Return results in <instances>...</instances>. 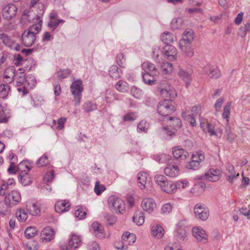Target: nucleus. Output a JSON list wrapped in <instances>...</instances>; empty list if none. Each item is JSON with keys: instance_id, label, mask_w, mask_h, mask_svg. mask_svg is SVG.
<instances>
[{"instance_id": "obj_47", "label": "nucleus", "mask_w": 250, "mask_h": 250, "mask_svg": "<svg viewBox=\"0 0 250 250\" xmlns=\"http://www.w3.org/2000/svg\"><path fill=\"white\" fill-rule=\"evenodd\" d=\"M28 217L27 213L23 209L20 208L17 212V219L20 222H25Z\"/></svg>"}, {"instance_id": "obj_9", "label": "nucleus", "mask_w": 250, "mask_h": 250, "mask_svg": "<svg viewBox=\"0 0 250 250\" xmlns=\"http://www.w3.org/2000/svg\"><path fill=\"white\" fill-rule=\"evenodd\" d=\"M136 235L134 233H130L125 232L123 233L122 237V245L121 246L117 247L118 250H126L128 245L133 244L136 241Z\"/></svg>"}, {"instance_id": "obj_18", "label": "nucleus", "mask_w": 250, "mask_h": 250, "mask_svg": "<svg viewBox=\"0 0 250 250\" xmlns=\"http://www.w3.org/2000/svg\"><path fill=\"white\" fill-rule=\"evenodd\" d=\"M163 53L170 61H174L177 59V49L173 46L166 45L163 48Z\"/></svg>"}, {"instance_id": "obj_32", "label": "nucleus", "mask_w": 250, "mask_h": 250, "mask_svg": "<svg viewBox=\"0 0 250 250\" xmlns=\"http://www.w3.org/2000/svg\"><path fill=\"white\" fill-rule=\"evenodd\" d=\"M0 39L2 41L4 44L8 46L10 48L16 50V44L15 42L12 41L10 38L6 34L0 33Z\"/></svg>"}, {"instance_id": "obj_34", "label": "nucleus", "mask_w": 250, "mask_h": 250, "mask_svg": "<svg viewBox=\"0 0 250 250\" xmlns=\"http://www.w3.org/2000/svg\"><path fill=\"white\" fill-rule=\"evenodd\" d=\"M162 41L166 45L172 43L175 39V37L174 35L168 32H164L162 34L161 36Z\"/></svg>"}, {"instance_id": "obj_62", "label": "nucleus", "mask_w": 250, "mask_h": 250, "mask_svg": "<svg viewBox=\"0 0 250 250\" xmlns=\"http://www.w3.org/2000/svg\"><path fill=\"white\" fill-rule=\"evenodd\" d=\"M125 83L122 81H119L116 84L117 89L121 92H125L127 90V87L125 85Z\"/></svg>"}, {"instance_id": "obj_51", "label": "nucleus", "mask_w": 250, "mask_h": 250, "mask_svg": "<svg viewBox=\"0 0 250 250\" xmlns=\"http://www.w3.org/2000/svg\"><path fill=\"white\" fill-rule=\"evenodd\" d=\"M177 188L176 184L173 183L171 181L168 182L167 184V186L165 187V192L167 193H173L176 191Z\"/></svg>"}, {"instance_id": "obj_55", "label": "nucleus", "mask_w": 250, "mask_h": 250, "mask_svg": "<svg viewBox=\"0 0 250 250\" xmlns=\"http://www.w3.org/2000/svg\"><path fill=\"white\" fill-rule=\"evenodd\" d=\"M154 180L156 183L161 188L167 179L164 175H157L155 176Z\"/></svg>"}, {"instance_id": "obj_36", "label": "nucleus", "mask_w": 250, "mask_h": 250, "mask_svg": "<svg viewBox=\"0 0 250 250\" xmlns=\"http://www.w3.org/2000/svg\"><path fill=\"white\" fill-rule=\"evenodd\" d=\"M133 221L138 226L142 225L145 222V216L143 212L136 213L133 217Z\"/></svg>"}, {"instance_id": "obj_31", "label": "nucleus", "mask_w": 250, "mask_h": 250, "mask_svg": "<svg viewBox=\"0 0 250 250\" xmlns=\"http://www.w3.org/2000/svg\"><path fill=\"white\" fill-rule=\"evenodd\" d=\"M164 234L163 228L158 224H154L151 228V234L153 237L157 239L162 237Z\"/></svg>"}, {"instance_id": "obj_48", "label": "nucleus", "mask_w": 250, "mask_h": 250, "mask_svg": "<svg viewBox=\"0 0 250 250\" xmlns=\"http://www.w3.org/2000/svg\"><path fill=\"white\" fill-rule=\"evenodd\" d=\"M182 115L183 118L189 122L192 126H195L197 124L195 116L190 114L187 115V113L185 112H183Z\"/></svg>"}, {"instance_id": "obj_4", "label": "nucleus", "mask_w": 250, "mask_h": 250, "mask_svg": "<svg viewBox=\"0 0 250 250\" xmlns=\"http://www.w3.org/2000/svg\"><path fill=\"white\" fill-rule=\"evenodd\" d=\"M29 79L32 82V84L33 85L36 83V81L33 77H30L29 79H25V74H21L18 75L17 73V87L21 86L19 87H17V90L19 93V95L23 97L28 94L30 89L32 88V86H30L29 88Z\"/></svg>"}, {"instance_id": "obj_22", "label": "nucleus", "mask_w": 250, "mask_h": 250, "mask_svg": "<svg viewBox=\"0 0 250 250\" xmlns=\"http://www.w3.org/2000/svg\"><path fill=\"white\" fill-rule=\"evenodd\" d=\"M173 155L175 158L182 160H186L189 157L188 153L179 146H175L173 148Z\"/></svg>"}, {"instance_id": "obj_43", "label": "nucleus", "mask_w": 250, "mask_h": 250, "mask_svg": "<svg viewBox=\"0 0 250 250\" xmlns=\"http://www.w3.org/2000/svg\"><path fill=\"white\" fill-rule=\"evenodd\" d=\"M225 136L226 140L229 143H232L236 137V135L233 133L229 126H227L225 130Z\"/></svg>"}, {"instance_id": "obj_53", "label": "nucleus", "mask_w": 250, "mask_h": 250, "mask_svg": "<svg viewBox=\"0 0 250 250\" xmlns=\"http://www.w3.org/2000/svg\"><path fill=\"white\" fill-rule=\"evenodd\" d=\"M106 188L104 185L101 184L99 181H97L94 187V192L97 195H100Z\"/></svg>"}, {"instance_id": "obj_46", "label": "nucleus", "mask_w": 250, "mask_h": 250, "mask_svg": "<svg viewBox=\"0 0 250 250\" xmlns=\"http://www.w3.org/2000/svg\"><path fill=\"white\" fill-rule=\"evenodd\" d=\"M130 92L131 95L136 99H140L143 95V91L135 86L131 87Z\"/></svg>"}, {"instance_id": "obj_23", "label": "nucleus", "mask_w": 250, "mask_h": 250, "mask_svg": "<svg viewBox=\"0 0 250 250\" xmlns=\"http://www.w3.org/2000/svg\"><path fill=\"white\" fill-rule=\"evenodd\" d=\"M200 127L204 131L208 132L210 136H218L213 124L207 121H201Z\"/></svg>"}, {"instance_id": "obj_59", "label": "nucleus", "mask_w": 250, "mask_h": 250, "mask_svg": "<svg viewBox=\"0 0 250 250\" xmlns=\"http://www.w3.org/2000/svg\"><path fill=\"white\" fill-rule=\"evenodd\" d=\"M176 188L184 189L189 186V182L187 180H179L176 183Z\"/></svg>"}, {"instance_id": "obj_11", "label": "nucleus", "mask_w": 250, "mask_h": 250, "mask_svg": "<svg viewBox=\"0 0 250 250\" xmlns=\"http://www.w3.org/2000/svg\"><path fill=\"white\" fill-rule=\"evenodd\" d=\"M38 11L37 13L35 14L33 12L27 11L28 13V23L29 22H37L36 24L39 22L40 20L42 21V17L44 12V5L42 3H39L38 4Z\"/></svg>"}, {"instance_id": "obj_40", "label": "nucleus", "mask_w": 250, "mask_h": 250, "mask_svg": "<svg viewBox=\"0 0 250 250\" xmlns=\"http://www.w3.org/2000/svg\"><path fill=\"white\" fill-rule=\"evenodd\" d=\"M18 178L21 184L24 186L29 185L31 182V178L29 177L28 173L26 174L20 173Z\"/></svg>"}, {"instance_id": "obj_7", "label": "nucleus", "mask_w": 250, "mask_h": 250, "mask_svg": "<svg viewBox=\"0 0 250 250\" xmlns=\"http://www.w3.org/2000/svg\"><path fill=\"white\" fill-rule=\"evenodd\" d=\"M205 159L204 154L203 151H199L196 154H193L191 161L186 166L188 169L197 170L199 168L200 163Z\"/></svg>"}, {"instance_id": "obj_15", "label": "nucleus", "mask_w": 250, "mask_h": 250, "mask_svg": "<svg viewBox=\"0 0 250 250\" xmlns=\"http://www.w3.org/2000/svg\"><path fill=\"white\" fill-rule=\"evenodd\" d=\"M203 72L212 79H217L221 76L220 70L217 67L208 64L203 68Z\"/></svg>"}, {"instance_id": "obj_2", "label": "nucleus", "mask_w": 250, "mask_h": 250, "mask_svg": "<svg viewBox=\"0 0 250 250\" xmlns=\"http://www.w3.org/2000/svg\"><path fill=\"white\" fill-rule=\"evenodd\" d=\"M16 181L14 178H9L7 181L3 183L0 187V194L5 195V203L9 206H14L16 205L15 199Z\"/></svg>"}, {"instance_id": "obj_60", "label": "nucleus", "mask_w": 250, "mask_h": 250, "mask_svg": "<svg viewBox=\"0 0 250 250\" xmlns=\"http://www.w3.org/2000/svg\"><path fill=\"white\" fill-rule=\"evenodd\" d=\"M48 157L46 155L42 156L36 163L38 167H42L48 164Z\"/></svg>"}, {"instance_id": "obj_21", "label": "nucleus", "mask_w": 250, "mask_h": 250, "mask_svg": "<svg viewBox=\"0 0 250 250\" xmlns=\"http://www.w3.org/2000/svg\"><path fill=\"white\" fill-rule=\"evenodd\" d=\"M225 175L229 183H232L239 176V173L236 174V171L234 170V167L231 164H228L226 166Z\"/></svg>"}, {"instance_id": "obj_42", "label": "nucleus", "mask_w": 250, "mask_h": 250, "mask_svg": "<svg viewBox=\"0 0 250 250\" xmlns=\"http://www.w3.org/2000/svg\"><path fill=\"white\" fill-rule=\"evenodd\" d=\"M109 74L112 78L117 79L121 77V73L119 71L118 67L116 65H112L109 70Z\"/></svg>"}, {"instance_id": "obj_61", "label": "nucleus", "mask_w": 250, "mask_h": 250, "mask_svg": "<svg viewBox=\"0 0 250 250\" xmlns=\"http://www.w3.org/2000/svg\"><path fill=\"white\" fill-rule=\"evenodd\" d=\"M117 62L118 65L121 67H124L125 61V58L124 55L122 53H119L117 56Z\"/></svg>"}, {"instance_id": "obj_30", "label": "nucleus", "mask_w": 250, "mask_h": 250, "mask_svg": "<svg viewBox=\"0 0 250 250\" xmlns=\"http://www.w3.org/2000/svg\"><path fill=\"white\" fill-rule=\"evenodd\" d=\"M15 76V69L13 66L7 68L4 74V82L6 83H11Z\"/></svg>"}, {"instance_id": "obj_19", "label": "nucleus", "mask_w": 250, "mask_h": 250, "mask_svg": "<svg viewBox=\"0 0 250 250\" xmlns=\"http://www.w3.org/2000/svg\"><path fill=\"white\" fill-rule=\"evenodd\" d=\"M55 235V231L50 227H47L42 230L41 236L42 242H49L54 239Z\"/></svg>"}, {"instance_id": "obj_37", "label": "nucleus", "mask_w": 250, "mask_h": 250, "mask_svg": "<svg viewBox=\"0 0 250 250\" xmlns=\"http://www.w3.org/2000/svg\"><path fill=\"white\" fill-rule=\"evenodd\" d=\"M156 75H151V74L143 73H142V78L143 79L144 82L149 85H152L154 83V82L155 81V77Z\"/></svg>"}, {"instance_id": "obj_14", "label": "nucleus", "mask_w": 250, "mask_h": 250, "mask_svg": "<svg viewBox=\"0 0 250 250\" xmlns=\"http://www.w3.org/2000/svg\"><path fill=\"white\" fill-rule=\"evenodd\" d=\"M141 206L144 211L148 213H151L156 208V204L153 199L146 198L142 201Z\"/></svg>"}, {"instance_id": "obj_52", "label": "nucleus", "mask_w": 250, "mask_h": 250, "mask_svg": "<svg viewBox=\"0 0 250 250\" xmlns=\"http://www.w3.org/2000/svg\"><path fill=\"white\" fill-rule=\"evenodd\" d=\"M54 178H55L54 171L52 169H51V170L48 171L46 173V174L43 178V180L45 183H50L53 181V180L54 179Z\"/></svg>"}, {"instance_id": "obj_29", "label": "nucleus", "mask_w": 250, "mask_h": 250, "mask_svg": "<svg viewBox=\"0 0 250 250\" xmlns=\"http://www.w3.org/2000/svg\"><path fill=\"white\" fill-rule=\"evenodd\" d=\"M32 165L27 161L21 162L17 167V172L20 173L26 174L32 168Z\"/></svg>"}, {"instance_id": "obj_35", "label": "nucleus", "mask_w": 250, "mask_h": 250, "mask_svg": "<svg viewBox=\"0 0 250 250\" xmlns=\"http://www.w3.org/2000/svg\"><path fill=\"white\" fill-rule=\"evenodd\" d=\"M179 46L182 52L188 57H192L194 52L191 47L190 43L182 44L179 43Z\"/></svg>"}, {"instance_id": "obj_12", "label": "nucleus", "mask_w": 250, "mask_h": 250, "mask_svg": "<svg viewBox=\"0 0 250 250\" xmlns=\"http://www.w3.org/2000/svg\"><path fill=\"white\" fill-rule=\"evenodd\" d=\"M138 186L141 189H144L150 186L151 178L146 172H140L138 174Z\"/></svg>"}, {"instance_id": "obj_41", "label": "nucleus", "mask_w": 250, "mask_h": 250, "mask_svg": "<svg viewBox=\"0 0 250 250\" xmlns=\"http://www.w3.org/2000/svg\"><path fill=\"white\" fill-rule=\"evenodd\" d=\"M231 105V102H228L226 104L225 106H224L223 113L222 114V118L226 120V122L227 124H228L229 121V118L230 115V110Z\"/></svg>"}, {"instance_id": "obj_10", "label": "nucleus", "mask_w": 250, "mask_h": 250, "mask_svg": "<svg viewBox=\"0 0 250 250\" xmlns=\"http://www.w3.org/2000/svg\"><path fill=\"white\" fill-rule=\"evenodd\" d=\"M221 176V171L218 169H210L206 172L204 176H197L196 179L203 180L206 179L210 182H216L219 180Z\"/></svg>"}, {"instance_id": "obj_56", "label": "nucleus", "mask_w": 250, "mask_h": 250, "mask_svg": "<svg viewBox=\"0 0 250 250\" xmlns=\"http://www.w3.org/2000/svg\"><path fill=\"white\" fill-rule=\"evenodd\" d=\"M64 22V21L62 19L49 20L48 23V26L54 30L58 26L60 23H63Z\"/></svg>"}, {"instance_id": "obj_26", "label": "nucleus", "mask_w": 250, "mask_h": 250, "mask_svg": "<svg viewBox=\"0 0 250 250\" xmlns=\"http://www.w3.org/2000/svg\"><path fill=\"white\" fill-rule=\"evenodd\" d=\"M82 242L81 237L76 234H72L69 241L70 249L75 250L78 248Z\"/></svg>"}, {"instance_id": "obj_57", "label": "nucleus", "mask_w": 250, "mask_h": 250, "mask_svg": "<svg viewBox=\"0 0 250 250\" xmlns=\"http://www.w3.org/2000/svg\"><path fill=\"white\" fill-rule=\"evenodd\" d=\"M148 128V124L145 120L141 121L138 125L137 129L138 132H146Z\"/></svg>"}, {"instance_id": "obj_38", "label": "nucleus", "mask_w": 250, "mask_h": 250, "mask_svg": "<svg viewBox=\"0 0 250 250\" xmlns=\"http://www.w3.org/2000/svg\"><path fill=\"white\" fill-rule=\"evenodd\" d=\"M161 67L162 72L165 74H170L173 70V65L168 62H163Z\"/></svg>"}, {"instance_id": "obj_27", "label": "nucleus", "mask_w": 250, "mask_h": 250, "mask_svg": "<svg viewBox=\"0 0 250 250\" xmlns=\"http://www.w3.org/2000/svg\"><path fill=\"white\" fill-rule=\"evenodd\" d=\"M91 229L95 236L99 238H104V228L100 224L97 222L93 223L91 226Z\"/></svg>"}, {"instance_id": "obj_39", "label": "nucleus", "mask_w": 250, "mask_h": 250, "mask_svg": "<svg viewBox=\"0 0 250 250\" xmlns=\"http://www.w3.org/2000/svg\"><path fill=\"white\" fill-rule=\"evenodd\" d=\"M167 120L171 122L169 123L170 125L173 126L176 130L177 128H180L182 125L181 120L176 117H168Z\"/></svg>"}, {"instance_id": "obj_20", "label": "nucleus", "mask_w": 250, "mask_h": 250, "mask_svg": "<svg viewBox=\"0 0 250 250\" xmlns=\"http://www.w3.org/2000/svg\"><path fill=\"white\" fill-rule=\"evenodd\" d=\"M26 208L32 216H37L41 214V208L37 203L28 201Z\"/></svg>"}, {"instance_id": "obj_6", "label": "nucleus", "mask_w": 250, "mask_h": 250, "mask_svg": "<svg viewBox=\"0 0 250 250\" xmlns=\"http://www.w3.org/2000/svg\"><path fill=\"white\" fill-rule=\"evenodd\" d=\"M71 92L74 96V101L76 105L80 104L82 97V92L83 90L82 81L77 80L72 83L70 86Z\"/></svg>"}, {"instance_id": "obj_54", "label": "nucleus", "mask_w": 250, "mask_h": 250, "mask_svg": "<svg viewBox=\"0 0 250 250\" xmlns=\"http://www.w3.org/2000/svg\"><path fill=\"white\" fill-rule=\"evenodd\" d=\"M78 208L75 210L74 215L79 219H83L85 218L86 213L82 207H77Z\"/></svg>"}, {"instance_id": "obj_45", "label": "nucleus", "mask_w": 250, "mask_h": 250, "mask_svg": "<svg viewBox=\"0 0 250 250\" xmlns=\"http://www.w3.org/2000/svg\"><path fill=\"white\" fill-rule=\"evenodd\" d=\"M183 21L181 18L173 19L171 22V27L173 29H180L183 24Z\"/></svg>"}, {"instance_id": "obj_17", "label": "nucleus", "mask_w": 250, "mask_h": 250, "mask_svg": "<svg viewBox=\"0 0 250 250\" xmlns=\"http://www.w3.org/2000/svg\"><path fill=\"white\" fill-rule=\"evenodd\" d=\"M16 15V5L8 4L2 9V16L4 19L10 20Z\"/></svg>"}, {"instance_id": "obj_5", "label": "nucleus", "mask_w": 250, "mask_h": 250, "mask_svg": "<svg viewBox=\"0 0 250 250\" xmlns=\"http://www.w3.org/2000/svg\"><path fill=\"white\" fill-rule=\"evenodd\" d=\"M108 206L111 212L114 213L123 214L125 206L124 201L120 198L111 195L108 199Z\"/></svg>"}, {"instance_id": "obj_3", "label": "nucleus", "mask_w": 250, "mask_h": 250, "mask_svg": "<svg viewBox=\"0 0 250 250\" xmlns=\"http://www.w3.org/2000/svg\"><path fill=\"white\" fill-rule=\"evenodd\" d=\"M42 21L30 26L27 30H25L22 34L21 40L22 44L26 47L32 46L36 40V35L41 31Z\"/></svg>"}, {"instance_id": "obj_44", "label": "nucleus", "mask_w": 250, "mask_h": 250, "mask_svg": "<svg viewBox=\"0 0 250 250\" xmlns=\"http://www.w3.org/2000/svg\"><path fill=\"white\" fill-rule=\"evenodd\" d=\"M37 233L38 230L36 228L32 227L27 228L24 231L25 235L28 239L34 237Z\"/></svg>"}, {"instance_id": "obj_58", "label": "nucleus", "mask_w": 250, "mask_h": 250, "mask_svg": "<svg viewBox=\"0 0 250 250\" xmlns=\"http://www.w3.org/2000/svg\"><path fill=\"white\" fill-rule=\"evenodd\" d=\"M9 90V86L7 84H1L0 85V96L4 97L7 95Z\"/></svg>"}, {"instance_id": "obj_28", "label": "nucleus", "mask_w": 250, "mask_h": 250, "mask_svg": "<svg viewBox=\"0 0 250 250\" xmlns=\"http://www.w3.org/2000/svg\"><path fill=\"white\" fill-rule=\"evenodd\" d=\"M193 31L191 29L186 30L182 36V39L180 41L179 43L182 44L191 43L193 40Z\"/></svg>"}, {"instance_id": "obj_33", "label": "nucleus", "mask_w": 250, "mask_h": 250, "mask_svg": "<svg viewBox=\"0 0 250 250\" xmlns=\"http://www.w3.org/2000/svg\"><path fill=\"white\" fill-rule=\"evenodd\" d=\"M191 73L187 72L183 69H180L178 72L179 76L186 83V86H188L190 84L191 78Z\"/></svg>"}, {"instance_id": "obj_24", "label": "nucleus", "mask_w": 250, "mask_h": 250, "mask_svg": "<svg viewBox=\"0 0 250 250\" xmlns=\"http://www.w3.org/2000/svg\"><path fill=\"white\" fill-rule=\"evenodd\" d=\"M70 204L67 200L59 201L55 205V210L59 213L69 210Z\"/></svg>"}, {"instance_id": "obj_25", "label": "nucleus", "mask_w": 250, "mask_h": 250, "mask_svg": "<svg viewBox=\"0 0 250 250\" xmlns=\"http://www.w3.org/2000/svg\"><path fill=\"white\" fill-rule=\"evenodd\" d=\"M142 68L144 71V73L151 74L156 76L159 73L155 65L150 62H143Z\"/></svg>"}, {"instance_id": "obj_50", "label": "nucleus", "mask_w": 250, "mask_h": 250, "mask_svg": "<svg viewBox=\"0 0 250 250\" xmlns=\"http://www.w3.org/2000/svg\"><path fill=\"white\" fill-rule=\"evenodd\" d=\"M83 108L85 112H89L97 109V105L95 104L88 101L83 105Z\"/></svg>"}, {"instance_id": "obj_16", "label": "nucleus", "mask_w": 250, "mask_h": 250, "mask_svg": "<svg viewBox=\"0 0 250 250\" xmlns=\"http://www.w3.org/2000/svg\"><path fill=\"white\" fill-rule=\"evenodd\" d=\"M193 236L199 241L207 242L208 235L205 231L200 227H195L192 229Z\"/></svg>"}, {"instance_id": "obj_1", "label": "nucleus", "mask_w": 250, "mask_h": 250, "mask_svg": "<svg viewBox=\"0 0 250 250\" xmlns=\"http://www.w3.org/2000/svg\"><path fill=\"white\" fill-rule=\"evenodd\" d=\"M160 91L163 97L169 99L160 101L157 106L159 115L163 117L164 119H167L168 116L176 110L171 101L175 98L176 93L173 87L168 84L165 86L162 85L160 88Z\"/></svg>"}, {"instance_id": "obj_63", "label": "nucleus", "mask_w": 250, "mask_h": 250, "mask_svg": "<svg viewBox=\"0 0 250 250\" xmlns=\"http://www.w3.org/2000/svg\"><path fill=\"white\" fill-rule=\"evenodd\" d=\"M172 208V205L170 203H167L162 206L161 211L163 213H169L171 211Z\"/></svg>"}, {"instance_id": "obj_64", "label": "nucleus", "mask_w": 250, "mask_h": 250, "mask_svg": "<svg viewBox=\"0 0 250 250\" xmlns=\"http://www.w3.org/2000/svg\"><path fill=\"white\" fill-rule=\"evenodd\" d=\"M70 72L69 69L60 70L58 72V77L61 79L65 78L70 75Z\"/></svg>"}, {"instance_id": "obj_8", "label": "nucleus", "mask_w": 250, "mask_h": 250, "mask_svg": "<svg viewBox=\"0 0 250 250\" xmlns=\"http://www.w3.org/2000/svg\"><path fill=\"white\" fill-rule=\"evenodd\" d=\"M194 212L196 217L202 221L206 220L209 216V210L202 204H197L194 208Z\"/></svg>"}, {"instance_id": "obj_13", "label": "nucleus", "mask_w": 250, "mask_h": 250, "mask_svg": "<svg viewBox=\"0 0 250 250\" xmlns=\"http://www.w3.org/2000/svg\"><path fill=\"white\" fill-rule=\"evenodd\" d=\"M164 172L168 177L174 178L178 176L180 173L179 166L174 163H169L167 165Z\"/></svg>"}, {"instance_id": "obj_49", "label": "nucleus", "mask_w": 250, "mask_h": 250, "mask_svg": "<svg viewBox=\"0 0 250 250\" xmlns=\"http://www.w3.org/2000/svg\"><path fill=\"white\" fill-rule=\"evenodd\" d=\"M176 236L180 240L184 241L187 236L186 229L182 227H179L177 229Z\"/></svg>"}]
</instances>
